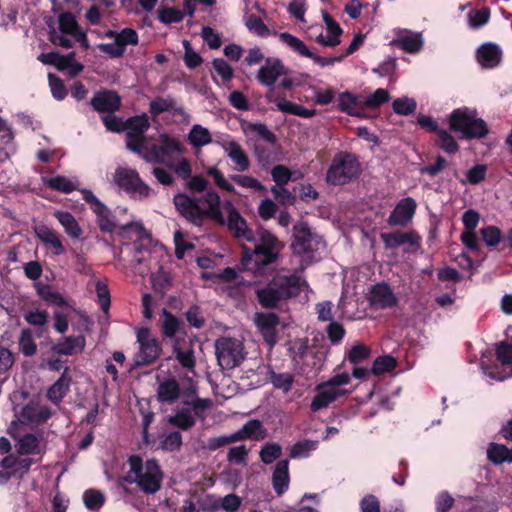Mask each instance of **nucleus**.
Masks as SVG:
<instances>
[{
	"mask_svg": "<svg viewBox=\"0 0 512 512\" xmlns=\"http://www.w3.org/2000/svg\"><path fill=\"white\" fill-rule=\"evenodd\" d=\"M128 463L130 469L125 477L127 482L135 483L147 494L156 493L161 488L163 473L155 460L143 462L139 456H131Z\"/></svg>",
	"mask_w": 512,
	"mask_h": 512,
	"instance_id": "obj_6",
	"label": "nucleus"
},
{
	"mask_svg": "<svg viewBox=\"0 0 512 512\" xmlns=\"http://www.w3.org/2000/svg\"><path fill=\"white\" fill-rule=\"evenodd\" d=\"M25 415L33 422H44L46 421L50 416L51 412L50 410L45 406L35 405V406H28L25 409Z\"/></svg>",
	"mask_w": 512,
	"mask_h": 512,
	"instance_id": "obj_56",
	"label": "nucleus"
},
{
	"mask_svg": "<svg viewBox=\"0 0 512 512\" xmlns=\"http://www.w3.org/2000/svg\"><path fill=\"white\" fill-rule=\"evenodd\" d=\"M69 389V378L62 375L49 389L47 397L54 403H59Z\"/></svg>",
	"mask_w": 512,
	"mask_h": 512,
	"instance_id": "obj_44",
	"label": "nucleus"
},
{
	"mask_svg": "<svg viewBox=\"0 0 512 512\" xmlns=\"http://www.w3.org/2000/svg\"><path fill=\"white\" fill-rule=\"evenodd\" d=\"M205 172L207 176L213 179L214 184L217 187L229 193L237 194L235 187L231 184V182L228 179L225 178L223 173L216 166L207 167Z\"/></svg>",
	"mask_w": 512,
	"mask_h": 512,
	"instance_id": "obj_46",
	"label": "nucleus"
},
{
	"mask_svg": "<svg viewBox=\"0 0 512 512\" xmlns=\"http://www.w3.org/2000/svg\"><path fill=\"white\" fill-rule=\"evenodd\" d=\"M266 99L270 103H274L279 111L302 118H312L316 115L315 109H307L299 104H295L283 97L276 95L273 91L266 94Z\"/></svg>",
	"mask_w": 512,
	"mask_h": 512,
	"instance_id": "obj_22",
	"label": "nucleus"
},
{
	"mask_svg": "<svg viewBox=\"0 0 512 512\" xmlns=\"http://www.w3.org/2000/svg\"><path fill=\"white\" fill-rule=\"evenodd\" d=\"M396 367V360L392 356L386 355L378 357L372 366V373L380 375L384 372H390Z\"/></svg>",
	"mask_w": 512,
	"mask_h": 512,
	"instance_id": "obj_55",
	"label": "nucleus"
},
{
	"mask_svg": "<svg viewBox=\"0 0 512 512\" xmlns=\"http://www.w3.org/2000/svg\"><path fill=\"white\" fill-rule=\"evenodd\" d=\"M215 354L222 369H233L240 365L245 358L242 342L230 337H220L216 340Z\"/></svg>",
	"mask_w": 512,
	"mask_h": 512,
	"instance_id": "obj_11",
	"label": "nucleus"
},
{
	"mask_svg": "<svg viewBox=\"0 0 512 512\" xmlns=\"http://www.w3.org/2000/svg\"><path fill=\"white\" fill-rule=\"evenodd\" d=\"M157 399L161 403L172 404L177 400L185 405H192L195 413L201 415L203 410H207L211 401L201 399L196 396V386L192 381L187 385L180 387L178 381L173 377H157Z\"/></svg>",
	"mask_w": 512,
	"mask_h": 512,
	"instance_id": "obj_4",
	"label": "nucleus"
},
{
	"mask_svg": "<svg viewBox=\"0 0 512 512\" xmlns=\"http://www.w3.org/2000/svg\"><path fill=\"white\" fill-rule=\"evenodd\" d=\"M187 140L193 148L199 149L212 143V135L206 127L194 124L187 134Z\"/></svg>",
	"mask_w": 512,
	"mask_h": 512,
	"instance_id": "obj_38",
	"label": "nucleus"
},
{
	"mask_svg": "<svg viewBox=\"0 0 512 512\" xmlns=\"http://www.w3.org/2000/svg\"><path fill=\"white\" fill-rule=\"evenodd\" d=\"M206 410L201 415H197L192 405H185L180 408L174 415L168 417V422L178 428L187 430L195 424L196 417H203Z\"/></svg>",
	"mask_w": 512,
	"mask_h": 512,
	"instance_id": "obj_32",
	"label": "nucleus"
},
{
	"mask_svg": "<svg viewBox=\"0 0 512 512\" xmlns=\"http://www.w3.org/2000/svg\"><path fill=\"white\" fill-rule=\"evenodd\" d=\"M451 130L460 133L462 138H483L488 129L485 121L477 117L476 111L469 108L454 110L449 117Z\"/></svg>",
	"mask_w": 512,
	"mask_h": 512,
	"instance_id": "obj_8",
	"label": "nucleus"
},
{
	"mask_svg": "<svg viewBox=\"0 0 512 512\" xmlns=\"http://www.w3.org/2000/svg\"><path fill=\"white\" fill-rule=\"evenodd\" d=\"M360 173V164L356 157L349 153L336 155L327 171V182L343 185L356 178Z\"/></svg>",
	"mask_w": 512,
	"mask_h": 512,
	"instance_id": "obj_9",
	"label": "nucleus"
},
{
	"mask_svg": "<svg viewBox=\"0 0 512 512\" xmlns=\"http://www.w3.org/2000/svg\"><path fill=\"white\" fill-rule=\"evenodd\" d=\"M368 301L374 308L389 309L397 305L398 298L388 283L380 282L369 289Z\"/></svg>",
	"mask_w": 512,
	"mask_h": 512,
	"instance_id": "obj_17",
	"label": "nucleus"
},
{
	"mask_svg": "<svg viewBox=\"0 0 512 512\" xmlns=\"http://www.w3.org/2000/svg\"><path fill=\"white\" fill-rule=\"evenodd\" d=\"M316 391L317 393L310 405L311 410L314 412L328 407L330 403L335 401L338 397H341L340 392L338 390H334V388L326 382L319 384Z\"/></svg>",
	"mask_w": 512,
	"mask_h": 512,
	"instance_id": "obj_30",
	"label": "nucleus"
},
{
	"mask_svg": "<svg viewBox=\"0 0 512 512\" xmlns=\"http://www.w3.org/2000/svg\"><path fill=\"white\" fill-rule=\"evenodd\" d=\"M55 218L59 221L64 229V232L71 239H79L82 235V228L80 227L76 218L67 211H55Z\"/></svg>",
	"mask_w": 512,
	"mask_h": 512,
	"instance_id": "obj_36",
	"label": "nucleus"
},
{
	"mask_svg": "<svg viewBox=\"0 0 512 512\" xmlns=\"http://www.w3.org/2000/svg\"><path fill=\"white\" fill-rule=\"evenodd\" d=\"M497 361L501 365V370L495 372L494 370L486 369L482 365L484 373L493 380L503 381L512 377V345L502 342L498 345L496 350Z\"/></svg>",
	"mask_w": 512,
	"mask_h": 512,
	"instance_id": "obj_18",
	"label": "nucleus"
},
{
	"mask_svg": "<svg viewBox=\"0 0 512 512\" xmlns=\"http://www.w3.org/2000/svg\"><path fill=\"white\" fill-rule=\"evenodd\" d=\"M24 319L34 326H44L48 320V314L44 310L38 308L27 311L24 314Z\"/></svg>",
	"mask_w": 512,
	"mask_h": 512,
	"instance_id": "obj_64",
	"label": "nucleus"
},
{
	"mask_svg": "<svg viewBox=\"0 0 512 512\" xmlns=\"http://www.w3.org/2000/svg\"><path fill=\"white\" fill-rule=\"evenodd\" d=\"M120 103V97L113 91H100L91 100L95 110L107 113L118 110Z\"/></svg>",
	"mask_w": 512,
	"mask_h": 512,
	"instance_id": "obj_29",
	"label": "nucleus"
},
{
	"mask_svg": "<svg viewBox=\"0 0 512 512\" xmlns=\"http://www.w3.org/2000/svg\"><path fill=\"white\" fill-rule=\"evenodd\" d=\"M114 182L139 199L148 197L151 191L137 171L129 168H118L114 174Z\"/></svg>",
	"mask_w": 512,
	"mask_h": 512,
	"instance_id": "obj_13",
	"label": "nucleus"
},
{
	"mask_svg": "<svg viewBox=\"0 0 512 512\" xmlns=\"http://www.w3.org/2000/svg\"><path fill=\"white\" fill-rule=\"evenodd\" d=\"M437 144L441 147V149L449 154H453L458 150V145L454 137L445 130L438 131Z\"/></svg>",
	"mask_w": 512,
	"mask_h": 512,
	"instance_id": "obj_57",
	"label": "nucleus"
},
{
	"mask_svg": "<svg viewBox=\"0 0 512 512\" xmlns=\"http://www.w3.org/2000/svg\"><path fill=\"white\" fill-rule=\"evenodd\" d=\"M34 232L41 242L53 249L55 255L64 253L63 244L54 230L44 224H40L34 227Z\"/></svg>",
	"mask_w": 512,
	"mask_h": 512,
	"instance_id": "obj_35",
	"label": "nucleus"
},
{
	"mask_svg": "<svg viewBox=\"0 0 512 512\" xmlns=\"http://www.w3.org/2000/svg\"><path fill=\"white\" fill-rule=\"evenodd\" d=\"M416 207L417 204L414 199L410 197L402 199L389 216L388 223L392 226L406 225L412 220Z\"/></svg>",
	"mask_w": 512,
	"mask_h": 512,
	"instance_id": "obj_24",
	"label": "nucleus"
},
{
	"mask_svg": "<svg viewBox=\"0 0 512 512\" xmlns=\"http://www.w3.org/2000/svg\"><path fill=\"white\" fill-rule=\"evenodd\" d=\"M307 287V283L298 275H277L267 287L257 291L259 302L265 307H274L281 300L296 297Z\"/></svg>",
	"mask_w": 512,
	"mask_h": 512,
	"instance_id": "obj_5",
	"label": "nucleus"
},
{
	"mask_svg": "<svg viewBox=\"0 0 512 512\" xmlns=\"http://www.w3.org/2000/svg\"><path fill=\"white\" fill-rule=\"evenodd\" d=\"M59 29L63 34L71 35L73 38L81 30L75 17L71 13H63L58 18Z\"/></svg>",
	"mask_w": 512,
	"mask_h": 512,
	"instance_id": "obj_48",
	"label": "nucleus"
},
{
	"mask_svg": "<svg viewBox=\"0 0 512 512\" xmlns=\"http://www.w3.org/2000/svg\"><path fill=\"white\" fill-rule=\"evenodd\" d=\"M392 107L396 114L406 116L412 114L416 110L417 103L415 99L405 96L395 99L392 103Z\"/></svg>",
	"mask_w": 512,
	"mask_h": 512,
	"instance_id": "obj_52",
	"label": "nucleus"
},
{
	"mask_svg": "<svg viewBox=\"0 0 512 512\" xmlns=\"http://www.w3.org/2000/svg\"><path fill=\"white\" fill-rule=\"evenodd\" d=\"M149 120L146 115L135 116L126 121V146L134 153L145 146L143 134L149 128Z\"/></svg>",
	"mask_w": 512,
	"mask_h": 512,
	"instance_id": "obj_16",
	"label": "nucleus"
},
{
	"mask_svg": "<svg viewBox=\"0 0 512 512\" xmlns=\"http://www.w3.org/2000/svg\"><path fill=\"white\" fill-rule=\"evenodd\" d=\"M317 447L318 441L316 440H301L291 446L289 456L292 459L308 458Z\"/></svg>",
	"mask_w": 512,
	"mask_h": 512,
	"instance_id": "obj_40",
	"label": "nucleus"
},
{
	"mask_svg": "<svg viewBox=\"0 0 512 512\" xmlns=\"http://www.w3.org/2000/svg\"><path fill=\"white\" fill-rule=\"evenodd\" d=\"M487 457L494 464L512 463V449H508L504 445L492 443L487 449Z\"/></svg>",
	"mask_w": 512,
	"mask_h": 512,
	"instance_id": "obj_41",
	"label": "nucleus"
},
{
	"mask_svg": "<svg viewBox=\"0 0 512 512\" xmlns=\"http://www.w3.org/2000/svg\"><path fill=\"white\" fill-rule=\"evenodd\" d=\"M501 59L502 50L497 44L488 42L481 45L477 50V60L484 68H494L498 66Z\"/></svg>",
	"mask_w": 512,
	"mask_h": 512,
	"instance_id": "obj_27",
	"label": "nucleus"
},
{
	"mask_svg": "<svg viewBox=\"0 0 512 512\" xmlns=\"http://www.w3.org/2000/svg\"><path fill=\"white\" fill-rule=\"evenodd\" d=\"M83 199L90 204L91 210L96 215L97 224L101 231L111 233L116 227L115 218L111 210L101 202L91 190H81Z\"/></svg>",
	"mask_w": 512,
	"mask_h": 512,
	"instance_id": "obj_15",
	"label": "nucleus"
},
{
	"mask_svg": "<svg viewBox=\"0 0 512 512\" xmlns=\"http://www.w3.org/2000/svg\"><path fill=\"white\" fill-rule=\"evenodd\" d=\"M222 206L227 213L226 224L230 232L236 238L254 244L253 248L243 246L241 259L243 268L255 273L275 262L282 248L278 239L267 230L261 229L256 233L250 230L245 219L230 201H224Z\"/></svg>",
	"mask_w": 512,
	"mask_h": 512,
	"instance_id": "obj_1",
	"label": "nucleus"
},
{
	"mask_svg": "<svg viewBox=\"0 0 512 512\" xmlns=\"http://www.w3.org/2000/svg\"><path fill=\"white\" fill-rule=\"evenodd\" d=\"M293 253L300 258L301 270L313 262L319 261L326 252V244L321 235L306 222H297L293 227Z\"/></svg>",
	"mask_w": 512,
	"mask_h": 512,
	"instance_id": "obj_3",
	"label": "nucleus"
},
{
	"mask_svg": "<svg viewBox=\"0 0 512 512\" xmlns=\"http://www.w3.org/2000/svg\"><path fill=\"white\" fill-rule=\"evenodd\" d=\"M272 483L278 495L283 494L289 486V463L287 460L279 461L274 469Z\"/></svg>",
	"mask_w": 512,
	"mask_h": 512,
	"instance_id": "obj_37",
	"label": "nucleus"
},
{
	"mask_svg": "<svg viewBox=\"0 0 512 512\" xmlns=\"http://www.w3.org/2000/svg\"><path fill=\"white\" fill-rule=\"evenodd\" d=\"M234 434L237 441L246 439L262 441L267 438L268 431L260 420L251 419L247 421L241 429L234 432Z\"/></svg>",
	"mask_w": 512,
	"mask_h": 512,
	"instance_id": "obj_26",
	"label": "nucleus"
},
{
	"mask_svg": "<svg viewBox=\"0 0 512 512\" xmlns=\"http://www.w3.org/2000/svg\"><path fill=\"white\" fill-rule=\"evenodd\" d=\"M468 25L472 29H477L484 26L489 18L490 11L488 8H481L478 10L472 9L469 11L468 15Z\"/></svg>",
	"mask_w": 512,
	"mask_h": 512,
	"instance_id": "obj_51",
	"label": "nucleus"
},
{
	"mask_svg": "<svg viewBox=\"0 0 512 512\" xmlns=\"http://www.w3.org/2000/svg\"><path fill=\"white\" fill-rule=\"evenodd\" d=\"M390 100V94L388 90L383 88H378L375 92L367 97H363L364 110H375L379 108L382 104L388 102Z\"/></svg>",
	"mask_w": 512,
	"mask_h": 512,
	"instance_id": "obj_45",
	"label": "nucleus"
},
{
	"mask_svg": "<svg viewBox=\"0 0 512 512\" xmlns=\"http://www.w3.org/2000/svg\"><path fill=\"white\" fill-rule=\"evenodd\" d=\"M43 181L47 187L63 193H70L77 189L76 181H73L64 176L44 178Z\"/></svg>",
	"mask_w": 512,
	"mask_h": 512,
	"instance_id": "obj_42",
	"label": "nucleus"
},
{
	"mask_svg": "<svg viewBox=\"0 0 512 512\" xmlns=\"http://www.w3.org/2000/svg\"><path fill=\"white\" fill-rule=\"evenodd\" d=\"M137 342L139 343V352L135 359L137 365L150 364L159 357L160 344L149 329L141 328L138 330Z\"/></svg>",
	"mask_w": 512,
	"mask_h": 512,
	"instance_id": "obj_14",
	"label": "nucleus"
},
{
	"mask_svg": "<svg viewBox=\"0 0 512 512\" xmlns=\"http://www.w3.org/2000/svg\"><path fill=\"white\" fill-rule=\"evenodd\" d=\"M104 36L112 39V42L100 43L96 47L110 58L122 57L128 46H136L139 43L138 33L132 28H124L121 31L107 30Z\"/></svg>",
	"mask_w": 512,
	"mask_h": 512,
	"instance_id": "obj_10",
	"label": "nucleus"
},
{
	"mask_svg": "<svg viewBox=\"0 0 512 512\" xmlns=\"http://www.w3.org/2000/svg\"><path fill=\"white\" fill-rule=\"evenodd\" d=\"M95 289L101 309L104 312H107L110 306V293L108 286L104 282L97 280L95 282Z\"/></svg>",
	"mask_w": 512,
	"mask_h": 512,
	"instance_id": "obj_62",
	"label": "nucleus"
},
{
	"mask_svg": "<svg viewBox=\"0 0 512 512\" xmlns=\"http://www.w3.org/2000/svg\"><path fill=\"white\" fill-rule=\"evenodd\" d=\"M37 292L42 299L54 305L61 306L65 304L64 298L59 293L53 291L49 286L37 285Z\"/></svg>",
	"mask_w": 512,
	"mask_h": 512,
	"instance_id": "obj_61",
	"label": "nucleus"
},
{
	"mask_svg": "<svg viewBox=\"0 0 512 512\" xmlns=\"http://www.w3.org/2000/svg\"><path fill=\"white\" fill-rule=\"evenodd\" d=\"M33 460L27 456L20 454L9 455L2 460V466L6 470H9L13 477L22 478L28 473Z\"/></svg>",
	"mask_w": 512,
	"mask_h": 512,
	"instance_id": "obj_31",
	"label": "nucleus"
},
{
	"mask_svg": "<svg viewBox=\"0 0 512 512\" xmlns=\"http://www.w3.org/2000/svg\"><path fill=\"white\" fill-rule=\"evenodd\" d=\"M244 24L248 31L261 38H266L272 34L269 27L263 22L261 16L246 13L244 15Z\"/></svg>",
	"mask_w": 512,
	"mask_h": 512,
	"instance_id": "obj_39",
	"label": "nucleus"
},
{
	"mask_svg": "<svg viewBox=\"0 0 512 512\" xmlns=\"http://www.w3.org/2000/svg\"><path fill=\"white\" fill-rule=\"evenodd\" d=\"M160 144L147 147L146 145L139 151L138 155L149 163L164 164L168 167L174 165V155H183L185 147L176 137L168 134H161Z\"/></svg>",
	"mask_w": 512,
	"mask_h": 512,
	"instance_id": "obj_7",
	"label": "nucleus"
},
{
	"mask_svg": "<svg viewBox=\"0 0 512 512\" xmlns=\"http://www.w3.org/2000/svg\"><path fill=\"white\" fill-rule=\"evenodd\" d=\"M18 452L24 456L41 452L40 440L32 434L23 436L17 444Z\"/></svg>",
	"mask_w": 512,
	"mask_h": 512,
	"instance_id": "obj_43",
	"label": "nucleus"
},
{
	"mask_svg": "<svg viewBox=\"0 0 512 512\" xmlns=\"http://www.w3.org/2000/svg\"><path fill=\"white\" fill-rule=\"evenodd\" d=\"M322 16L327 28V34L318 35L316 41L326 47H335L341 42L340 35L342 34V29L325 10L322 11Z\"/></svg>",
	"mask_w": 512,
	"mask_h": 512,
	"instance_id": "obj_28",
	"label": "nucleus"
},
{
	"mask_svg": "<svg viewBox=\"0 0 512 512\" xmlns=\"http://www.w3.org/2000/svg\"><path fill=\"white\" fill-rule=\"evenodd\" d=\"M173 353L178 362L186 369L192 370L195 366L193 344L185 337H175L173 340Z\"/></svg>",
	"mask_w": 512,
	"mask_h": 512,
	"instance_id": "obj_25",
	"label": "nucleus"
},
{
	"mask_svg": "<svg viewBox=\"0 0 512 512\" xmlns=\"http://www.w3.org/2000/svg\"><path fill=\"white\" fill-rule=\"evenodd\" d=\"M217 143L235 164V170L244 172L249 169L250 161L238 142L231 139H222L217 141Z\"/></svg>",
	"mask_w": 512,
	"mask_h": 512,
	"instance_id": "obj_21",
	"label": "nucleus"
},
{
	"mask_svg": "<svg viewBox=\"0 0 512 512\" xmlns=\"http://www.w3.org/2000/svg\"><path fill=\"white\" fill-rule=\"evenodd\" d=\"M230 180L242 188L251 190V191H259L265 192L266 188L263 186L256 178L244 175V174H234L230 176Z\"/></svg>",
	"mask_w": 512,
	"mask_h": 512,
	"instance_id": "obj_47",
	"label": "nucleus"
},
{
	"mask_svg": "<svg viewBox=\"0 0 512 512\" xmlns=\"http://www.w3.org/2000/svg\"><path fill=\"white\" fill-rule=\"evenodd\" d=\"M381 238L387 248H396L402 244L410 242V235L400 232L384 233L381 235Z\"/></svg>",
	"mask_w": 512,
	"mask_h": 512,
	"instance_id": "obj_60",
	"label": "nucleus"
},
{
	"mask_svg": "<svg viewBox=\"0 0 512 512\" xmlns=\"http://www.w3.org/2000/svg\"><path fill=\"white\" fill-rule=\"evenodd\" d=\"M84 336H67L60 339L53 347L55 353L60 355H75L81 353L85 348Z\"/></svg>",
	"mask_w": 512,
	"mask_h": 512,
	"instance_id": "obj_33",
	"label": "nucleus"
},
{
	"mask_svg": "<svg viewBox=\"0 0 512 512\" xmlns=\"http://www.w3.org/2000/svg\"><path fill=\"white\" fill-rule=\"evenodd\" d=\"M270 381L277 389H281L284 393L291 390L293 384V376L289 373L271 372Z\"/></svg>",
	"mask_w": 512,
	"mask_h": 512,
	"instance_id": "obj_53",
	"label": "nucleus"
},
{
	"mask_svg": "<svg viewBox=\"0 0 512 512\" xmlns=\"http://www.w3.org/2000/svg\"><path fill=\"white\" fill-rule=\"evenodd\" d=\"M285 74V67L278 58H267L257 72L256 79L264 86L273 88L276 81Z\"/></svg>",
	"mask_w": 512,
	"mask_h": 512,
	"instance_id": "obj_20",
	"label": "nucleus"
},
{
	"mask_svg": "<svg viewBox=\"0 0 512 512\" xmlns=\"http://www.w3.org/2000/svg\"><path fill=\"white\" fill-rule=\"evenodd\" d=\"M220 196L213 190L207 191L201 198L186 194L174 196L177 211L189 222L200 226L206 217L224 223V215L220 210Z\"/></svg>",
	"mask_w": 512,
	"mask_h": 512,
	"instance_id": "obj_2",
	"label": "nucleus"
},
{
	"mask_svg": "<svg viewBox=\"0 0 512 512\" xmlns=\"http://www.w3.org/2000/svg\"><path fill=\"white\" fill-rule=\"evenodd\" d=\"M248 449L245 445L235 446L229 449L227 453V460L230 463L247 465Z\"/></svg>",
	"mask_w": 512,
	"mask_h": 512,
	"instance_id": "obj_58",
	"label": "nucleus"
},
{
	"mask_svg": "<svg viewBox=\"0 0 512 512\" xmlns=\"http://www.w3.org/2000/svg\"><path fill=\"white\" fill-rule=\"evenodd\" d=\"M394 43L409 53H417L423 47V38L421 33L412 31H400Z\"/></svg>",
	"mask_w": 512,
	"mask_h": 512,
	"instance_id": "obj_34",
	"label": "nucleus"
},
{
	"mask_svg": "<svg viewBox=\"0 0 512 512\" xmlns=\"http://www.w3.org/2000/svg\"><path fill=\"white\" fill-rule=\"evenodd\" d=\"M282 447L275 442L266 443L260 450V459L264 464H271L281 456Z\"/></svg>",
	"mask_w": 512,
	"mask_h": 512,
	"instance_id": "obj_50",
	"label": "nucleus"
},
{
	"mask_svg": "<svg viewBox=\"0 0 512 512\" xmlns=\"http://www.w3.org/2000/svg\"><path fill=\"white\" fill-rule=\"evenodd\" d=\"M254 323L270 349L277 343L279 318L274 313H256Z\"/></svg>",
	"mask_w": 512,
	"mask_h": 512,
	"instance_id": "obj_19",
	"label": "nucleus"
},
{
	"mask_svg": "<svg viewBox=\"0 0 512 512\" xmlns=\"http://www.w3.org/2000/svg\"><path fill=\"white\" fill-rule=\"evenodd\" d=\"M201 276L205 279L216 278L219 282H227L231 285H236L239 283L238 275L232 268H226L221 274L203 272Z\"/></svg>",
	"mask_w": 512,
	"mask_h": 512,
	"instance_id": "obj_59",
	"label": "nucleus"
},
{
	"mask_svg": "<svg viewBox=\"0 0 512 512\" xmlns=\"http://www.w3.org/2000/svg\"><path fill=\"white\" fill-rule=\"evenodd\" d=\"M337 107L340 111L350 116L365 118L367 116L364 110L363 97L345 91L339 94Z\"/></svg>",
	"mask_w": 512,
	"mask_h": 512,
	"instance_id": "obj_23",
	"label": "nucleus"
},
{
	"mask_svg": "<svg viewBox=\"0 0 512 512\" xmlns=\"http://www.w3.org/2000/svg\"><path fill=\"white\" fill-rule=\"evenodd\" d=\"M19 347L25 356H32L36 353L37 346L29 330H22L19 338Z\"/></svg>",
	"mask_w": 512,
	"mask_h": 512,
	"instance_id": "obj_54",
	"label": "nucleus"
},
{
	"mask_svg": "<svg viewBox=\"0 0 512 512\" xmlns=\"http://www.w3.org/2000/svg\"><path fill=\"white\" fill-rule=\"evenodd\" d=\"M179 320L170 314L166 309L163 310L162 313V320H161V326H162V332L166 337L175 339L176 333L179 329Z\"/></svg>",
	"mask_w": 512,
	"mask_h": 512,
	"instance_id": "obj_49",
	"label": "nucleus"
},
{
	"mask_svg": "<svg viewBox=\"0 0 512 512\" xmlns=\"http://www.w3.org/2000/svg\"><path fill=\"white\" fill-rule=\"evenodd\" d=\"M83 500L85 506L88 509H97L100 508L104 503V496L100 491L97 490H87L83 495Z\"/></svg>",
	"mask_w": 512,
	"mask_h": 512,
	"instance_id": "obj_63",
	"label": "nucleus"
},
{
	"mask_svg": "<svg viewBox=\"0 0 512 512\" xmlns=\"http://www.w3.org/2000/svg\"><path fill=\"white\" fill-rule=\"evenodd\" d=\"M278 37L281 42L287 45L291 50L298 53L302 57L310 58L316 65L322 68L333 66L335 63L341 62L343 60V56L321 57L315 54L300 38L290 33H279Z\"/></svg>",
	"mask_w": 512,
	"mask_h": 512,
	"instance_id": "obj_12",
	"label": "nucleus"
}]
</instances>
